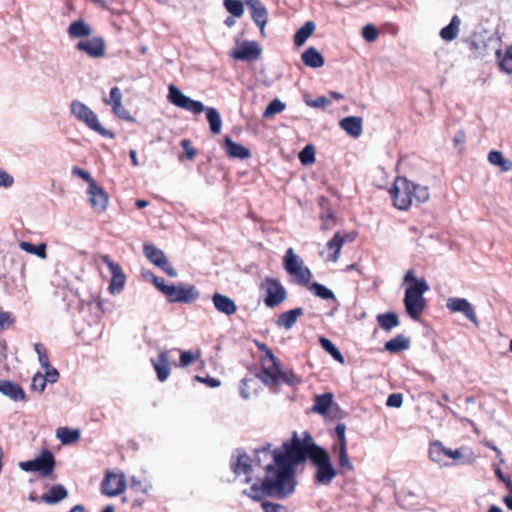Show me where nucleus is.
I'll list each match as a JSON object with an SVG mask.
<instances>
[{
  "mask_svg": "<svg viewBox=\"0 0 512 512\" xmlns=\"http://www.w3.org/2000/svg\"><path fill=\"white\" fill-rule=\"evenodd\" d=\"M446 307L451 312H459L464 314L472 323L478 325V319L474 308L465 298L451 297L447 299Z\"/></svg>",
  "mask_w": 512,
  "mask_h": 512,
  "instance_id": "a211bd4d",
  "label": "nucleus"
},
{
  "mask_svg": "<svg viewBox=\"0 0 512 512\" xmlns=\"http://www.w3.org/2000/svg\"><path fill=\"white\" fill-rule=\"evenodd\" d=\"M122 97L121 90L117 86H114L111 88L109 96L103 98V102L111 106L113 113L118 118L128 120V112L122 106Z\"/></svg>",
  "mask_w": 512,
  "mask_h": 512,
  "instance_id": "412c9836",
  "label": "nucleus"
},
{
  "mask_svg": "<svg viewBox=\"0 0 512 512\" xmlns=\"http://www.w3.org/2000/svg\"><path fill=\"white\" fill-rule=\"evenodd\" d=\"M126 481L123 473L107 472L102 483V494L113 497L119 495L125 490Z\"/></svg>",
  "mask_w": 512,
  "mask_h": 512,
  "instance_id": "4468645a",
  "label": "nucleus"
},
{
  "mask_svg": "<svg viewBox=\"0 0 512 512\" xmlns=\"http://www.w3.org/2000/svg\"><path fill=\"white\" fill-rule=\"evenodd\" d=\"M34 350L35 352L37 353L38 355V359H39V362L42 366V368H47L50 364L49 362V357H48V354H47V350L45 348V346L41 343H35L34 344Z\"/></svg>",
  "mask_w": 512,
  "mask_h": 512,
  "instance_id": "13d9d810",
  "label": "nucleus"
},
{
  "mask_svg": "<svg viewBox=\"0 0 512 512\" xmlns=\"http://www.w3.org/2000/svg\"><path fill=\"white\" fill-rule=\"evenodd\" d=\"M194 363L202 365L200 352L180 351L179 366L186 368Z\"/></svg>",
  "mask_w": 512,
  "mask_h": 512,
  "instance_id": "c03bdc74",
  "label": "nucleus"
},
{
  "mask_svg": "<svg viewBox=\"0 0 512 512\" xmlns=\"http://www.w3.org/2000/svg\"><path fill=\"white\" fill-rule=\"evenodd\" d=\"M130 489L132 491H141L142 496L133 500V506L141 505L145 500L148 485H143L141 481H136L134 477L130 478Z\"/></svg>",
  "mask_w": 512,
  "mask_h": 512,
  "instance_id": "3c124183",
  "label": "nucleus"
},
{
  "mask_svg": "<svg viewBox=\"0 0 512 512\" xmlns=\"http://www.w3.org/2000/svg\"><path fill=\"white\" fill-rule=\"evenodd\" d=\"M302 265V259L294 253L293 248H289L284 256V267L286 271L290 274L291 272H295V269Z\"/></svg>",
  "mask_w": 512,
  "mask_h": 512,
  "instance_id": "79ce46f5",
  "label": "nucleus"
},
{
  "mask_svg": "<svg viewBox=\"0 0 512 512\" xmlns=\"http://www.w3.org/2000/svg\"><path fill=\"white\" fill-rule=\"evenodd\" d=\"M19 467L25 472H38L42 477H48L54 470L55 459L52 452L45 450L35 459L22 461Z\"/></svg>",
  "mask_w": 512,
  "mask_h": 512,
  "instance_id": "1a4fd4ad",
  "label": "nucleus"
},
{
  "mask_svg": "<svg viewBox=\"0 0 512 512\" xmlns=\"http://www.w3.org/2000/svg\"><path fill=\"white\" fill-rule=\"evenodd\" d=\"M88 194L90 195V204L98 212H102L107 207L108 198L106 193L96 183L88 185Z\"/></svg>",
  "mask_w": 512,
  "mask_h": 512,
  "instance_id": "4be33fe9",
  "label": "nucleus"
},
{
  "mask_svg": "<svg viewBox=\"0 0 512 512\" xmlns=\"http://www.w3.org/2000/svg\"><path fill=\"white\" fill-rule=\"evenodd\" d=\"M76 49L85 52L88 56L98 58L105 53V42L101 37L81 40L76 44Z\"/></svg>",
  "mask_w": 512,
  "mask_h": 512,
  "instance_id": "aec40b11",
  "label": "nucleus"
},
{
  "mask_svg": "<svg viewBox=\"0 0 512 512\" xmlns=\"http://www.w3.org/2000/svg\"><path fill=\"white\" fill-rule=\"evenodd\" d=\"M56 436L62 444L67 445L76 442L80 438V431L68 427H59L56 430Z\"/></svg>",
  "mask_w": 512,
  "mask_h": 512,
  "instance_id": "72a5a7b5",
  "label": "nucleus"
},
{
  "mask_svg": "<svg viewBox=\"0 0 512 512\" xmlns=\"http://www.w3.org/2000/svg\"><path fill=\"white\" fill-rule=\"evenodd\" d=\"M236 452L238 453L236 457L232 455L230 464L231 470L237 476L241 474L249 476L252 473L250 456L242 449H237ZM249 481L250 477H247L246 482Z\"/></svg>",
  "mask_w": 512,
  "mask_h": 512,
  "instance_id": "6ab92c4d",
  "label": "nucleus"
},
{
  "mask_svg": "<svg viewBox=\"0 0 512 512\" xmlns=\"http://www.w3.org/2000/svg\"><path fill=\"white\" fill-rule=\"evenodd\" d=\"M333 450L338 455V463H339L340 469H343L346 471H352L354 469V466L348 456L347 444L346 445H335Z\"/></svg>",
  "mask_w": 512,
  "mask_h": 512,
  "instance_id": "a19ab883",
  "label": "nucleus"
},
{
  "mask_svg": "<svg viewBox=\"0 0 512 512\" xmlns=\"http://www.w3.org/2000/svg\"><path fill=\"white\" fill-rule=\"evenodd\" d=\"M460 19L458 16H453L451 22L441 29L440 36L446 41L454 40L459 33Z\"/></svg>",
  "mask_w": 512,
  "mask_h": 512,
  "instance_id": "c9c22d12",
  "label": "nucleus"
},
{
  "mask_svg": "<svg viewBox=\"0 0 512 512\" xmlns=\"http://www.w3.org/2000/svg\"><path fill=\"white\" fill-rule=\"evenodd\" d=\"M243 494L255 501H260L265 495L262 484L260 486L258 484H253L248 490H244Z\"/></svg>",
  "mask_w": 512,
  "mask_h": 512,
  "instance_id": "bf43d9fd",
  "label": "nucleus"
},
{
  "mask_svg": "<svg viewBox=\"0 0 512 512\" xmlns=\"http://www.w3.org/2000/svg\"><path fill=\"white\" fill-rule=\"evenodd\" d=\"M20 247L25 252L36 255V256L40 257L41 259H45L47 257L46 244H44V243L35 245L30 242L22 241L20 243Z\"/></svg>",
  "mask_w": 512,
  "mask_h": 512,
  "instance_id": "de8ad7c7",
  "label": "nucleus"
},
{
  "mask_svg": "<svg viewBox=\"0 0 512 512\" xmlns=\"http://www.w3.org/2000/svg\"><path fill=\"white\" fill-rule=\"evenodd\" d=\"M260 349L265 351V359L263 362V374L265 378L263 381L266 384L268 379L271 380L273 384H292L296 378L295 374L289 370L284 371L280 361L266 345H261Z\"/></svg>",
  "mask_w": 512,
  "mask_h": 512,
  "instance_id": "39448f33",
  "label": "nucleus"
},
{
  "mask_svg": "<svg viewBox=\"0 0 512 512\" xmlns=\"http://www.w3.org/2000/svg\"><path fill=\"white\" fill-rule=\"evenodd\" d=\"M362 36L366 41L374 42L378 37V31L373 25L368 24L364 26Z\"/></svg>",
  "mask_w": 512,
  "mask_h": 512,
  "instance_id": "680f3d73",
  "label": "nucleus"
},
{
  "mask_svg": "<svg viewBox=\"0 0 512 512\" xmlns=\"http://www.w3.org/2000/svg\"><path fill=\"white\" fill-rule=\"evenodd\" d=\"M332 402H333L332 393H324L322 395H318V396H316L315 404H314L312 410L321 415H326Z\"/></svg>",
  "mask_w": 512,
  "mask_h": 512,
  "instance_id": "e433bc0d",
  "label": "nucleus"
},
{
  "mask_svg": "<svg viewBox=\"0 0 512 512\" xmlns=\"http://www.w3.org/2000/svg\"><path fill=\"white\" fill-rule=\"evenodd\" d=\"M45 375H42L41 372H37L33 378L31 384H54L59 379V372L52 365H49L47 368H44Z\"/></svg>",
  "mask_w": 512,
  "mask_h": 512,
  "instance_id": "c756f323",
  "label": "nucleus"
},
{
  "mask_svg": "<svg viewBox=\"0 0 512 512\" xmlns=\"http://www.w3.org/2000/svg\"><path fill=\"white\" fill-rule=\"evenodd\" d=\"M345 243L344 237L340 233H336L331 240L327 243V248L332 252V254L329 255V260L336 262L339 259L340 252L342 249L343 244Z\"/></svg>",
  "mask_w": 512,
  "mask_h": 512,
  "instance_id": "ea45409f",
  "label": "nucleus"
},
{
  "mask_svg": "<svg viewBox=\"0 0 512 512\" xmlns=\"http://www.w3.org/2000/svg\"><path fill=\"white\" fill-rule=\"evenodd\" d=\"M102 262L106 264L109 273L111 274V282L109 284V291L111 294L120 293L125 285L126 276L122 271L119 264L112 261L109 256H102Z\"/></svg>",
  "mask_w": 512,
  "mask_h": 512,
  "instance_id": "2eb2a0df",
  "label": "nucleus"
},
{
  "mask_svg": "<svg viewBox=\"0 0 512 512\" xmlns=\"http://www.w3.org/2000/svg\"><path fill=\"white\" fill-rule=\"evenodd\" d=\"M68 34L71 38H82L92 34V28L84 20L73 21L68 27Z\"/></svg>",
  "mask_w": 512,
  "mask_h": 512,
  "instance_id": "c85d7f7f",
  "label": "nucleus"
},
{
  "mask_svg": "<svg viewBox=\"0 0 512 512\" xmlns=\"http://www.w3.org/2000/svg\"><path fill=\"white\" fill-rule=\"evenodd\" d=\"M299 159L303 165L312 164L315 161V149L312 145L305 146L299 153Z\"/></svg>",
  "mask_w": 512,
  "mask_h": 512,
  "instance_id": "4d7b16f0",
  "label": "nucleus"
},
{
  "mask_svg": "<svg viewBox=\"0 0 512 512\" xmlns=\"http://www.w3.org/2000/svg\"><path fill=\"white\" fill-rule=\"evenodd\" d=\"M320 344L322 348L329 353L336 361L343 363L344 358L339 349L330 341L329 339L325 337H320L319 339Z\"/></svg>",
  "mask_w": 512,
  "mask_h": 512,
  "instance_id": "09e8293b",
  "label": "nucleus"
},
{
  "mask_svg": "<svg viewBox=\"0 0 512 512\" xmlns=\"http://www.w3.org/2000/svg\"><path fill=\"white\" fill-rule=\"evenodd\" d=\"M262 49L256 41H244L234 50L231 56L236 60L254 61L261 55Z\"/></svg>",
  "mask_w": 512,
  "mask_h": 512,
  "instance_id": "f3484780",
  "label": "nucleus"
},
{
  "mask_svg": "<svg viewBox=\"0 0 512 512\" xmlns=\"http://www.w3.org/2000/svg\"><path fill=\"white\" fill-rule=\"evenodd\" d=\"M446 448L441 442L435 441L429 447V458L438 464H442L445 459Z\"/></svg>",
  "mask_w": 512,
  "mask_h": 512,
  "instance_id": "37998d69",
  "label": "nucleus"
},
{
  "mask_svg": "<svg viewBox=\"0 0 512 512\" xmlns=\"http://www.w3.org/2000/svg\"><path fill=\"white\" fill-rule=\"evenodd\" d=\"M305 103L309 106V107H313V108H325L327 106H329L331 104V101L325 97V96H320L314 100H305Z\"/></svg>",
  "mask_w": 512,
  "mask_h": 512,
  "instance_id": "0e129e2a",
  "label": "nucleus"
},
{
  "mask_svg": "<svg viewBox=\"0 0 512 512\" xmlns=\"http://www.w3.org/2000/svg\"><path fill=\"white\" fill-rule=\"evenodd\" d=\"M0 393L13 401H21L25 399V392L22 386H0Z\"/></svg>",
  "mask_w": 512,
  "mask_h": 512,
  "instance_id": "49530a36",
  "label": "nucleus"
},
{
  "mask_svg": "<svg viewBox=\"0 0 512 512\" xmlns=\"http://www.w3.org/2000/svg\"><path fill=\"white\" fill-rule=\"evenodd\" d=\"M377 322L385 331H390L392 328L397 327L400 324L398 315L394 312H386L377 315Z\"/></svg>",
  "mask_w": 512,
  "mask_h": 512,
  "instance_id": "f704fd0d",
  "label": "nucleus"
},
{
  "mask_svg": "<svg viewBox=\"0 0 512 512\" xmlns=\"http://www.w3.org/2000/svg\"><path fill=\"white\" fill-rule=\"evenodd\" d=\"M390 195L396 208L408 209L412 205L410 181L405 177H397L390 190Z\"/></svg>",
  "mask_w": 512,
  "mask_h": 512,
  "instance_id": "f8f14e48",
  "label": "nucleus"
},
{
  "mask_svg": "<svg viewBox=\"0 0 512 512\" xmlns=\"http://www.w3.org/2000/svg\"><path fill=\"white\" fill-rule=\"evenodd\" d=\"M271 444H266L259 449H255V462L259 466H263V462L272 458L273 459V450H271Z\"/></svg>",
  "mask_w": 512,
  "mask_h": 512,
  "instance_id": "603ef678",
  "label": "nucleus"
},
{
  "mask_svg": "<svg viewBox=\"0 0 512 512\" xmlns=\"http://www.w3.org/2000/svg\"><path fill=\"white\" fill-rule=\"evenodd\" d=\"M224 6L233 17H241L244 13L243 2L240 0H224Z\"/></svg>",
  "mask_w": 512,
  "mask_h": 512,
  "instance_id": "864d4df0",
  "label": "nucleus"
},
{
  "mask_svg": "<svg viewBox=\"0 0 512 512\" xmlns=\"http://www.w3.org/2000/svg\"><path fill=\"white\" fill-rule=\"evenodd\" d=\"M260 349L265 351V359L263 362V374L265 378L263 381L266 384L268 379L271 380L273 384H292L296 378L295 374L289 370L284 371L280 361L266 345H261Z\"/></svg>",
  "mask_w": 512,
  "mask_h": 512,
  "instance_id": "20e7f679",
  "label": "nucleus"
},
{
  "mask_svg": "<svg viewBox=\"0 0 512 512\" xmlns=\"http://www.w3.org/2000/svg\"><path fill=\"white\" fill-rule=\"evenodd\" d=\"M68 496L66 488L61 484L53 485L46 493L40 497L46 504H56Z\"/></svg>",
  "mask_w": 512,
  "mask_h": 512,
  "instance_id": "cd10ccee",
  "label": "nucleus"
},
{
  "mask_svg": "<svg viewBox=\"0 0 512 512\" xmlns=\"http://www.w3.org/2000/svg\"><path fill=\"white\" fill-rule=\"evenodd\" d=\"M261 290L265 292V305L274 308L284 302L287 298V291L284 286L274 278H265L261 284Z\"/></svg>",
  "mask_w": 512,
  "mask_h": 512,
  "instance_id": "9b49d317",
  "label": "nucleus"
},
{
  "mask_svg": "<svg viewBox=\"0 0 512 512\" xmlns=\"http://www.w3.org/2000/svg\"><path fill=\"white\" fill-rule=\"evenodd\" d=\"M174 351L175 350L161 351L156 358L151 359L157 379L160 382L166 381L170 375L171 365L174 363V358L172 356Z\"/></svg>",
  "mask_w": 512,
  "mask_h": 512,
  "instance_id": "dca6fc26",
  "label": "nucleus"
},
{
  "mask_svg": "<svg viewBox=\"0 0 512 512\" xmlns=\"http://www.w3.org/2000/svg\"><path fill=\"white\" fill-rule=\"evenodd\" d=\"M285 107H286L285 103H283L279 99H274L266 107V109L263 113V117L269 118L278 113H281L285 109Z\"/></svg>",
  "mask_w": 512,
  "mask_h": 512,
  "instance_id": "5fc2aeb1",
  "label": "nucleus"
},
{
  "mask_svg": "<svg viewBox=\"0 0 512 512\" xmlns=\"http://www.w3.org/2000/svg\"><path fill=\"white\" fill-rule=\"evenodd\" d=\"M251 17L255 24L260 28L262 36H265V26L268 21V12L263 3L256 2L250 7Z\"/></svg>",
  "mask_w": 512,
  "mask_h": 512,
  "instance_id": "a878e982",
  "label": "nucleus"
},
{
  "mask_svg": "<svg viewBox=\"0 0 512 512\" xmlns=\"http://www.w3.org/2000/svg\"><path fill=\"white\" fill-rule=\"evenodd\" d=\"M70 112L77 121L85 124L87 128L96 132L97 134L106 138L114 137L112 132L101 125L96 113L85 103L79 100H73L70 103Z\"/></svg>",
  "mask_w": 512,
  "mask_h": 512,
  "instance_id": "0eeeda50",
  "label": "nucleus"
},
{
  "mask_svg": "<svg viewBox=\"0 0 512 512\" xmlns=\"http://www.w3.org/2000/svg\"><path fill=\"white\" fill-rule=\"evenodd\" d=\"M316 25L313 21H307L295 34L294 43L302 46L315 31Z\"/></svg>",
  "mask_w": 512,
  "mask_h": 512,
  "instance_id": "58836bf2",
  "label": "nucleus"
},
{
  "mask_svg": "<svg viewBox=\"0 0 512 512\" xmlns=\"http://www.w3.org/2000/svg\"><path fill=\"white\" fill-rule=\"evenodd\" d=\"M301 58L304 64L311 68H320L324 65L323 56L314 47L305 50Z\"/></svg>",
  "mask_w": 512,
  "mask_h": 512,
  "instance_id": "7c9ffc66",
  "label": "nucleus"
},
{
  "mask_svg": "<svg viewBox=\"0 0 512 512\" xmlns=\"http://www.w3.org/2000/svg\"><path fill=\"white\" fill-rule=\"evenodd\" d=\"M309 460L315 467L314 483L329 486L339 471L334 467L328 451L325 450L318 455H313Z\"/></svg>",
  "mask_w": 512,
  "mask_h": 512,
  "instance_id": "6e6552de",
  "label": "nucleus"
},
{
  "mask_svg": "<svg viewBox=\"0 0 512 512\" xmlns=\"http://www.w3.org/2000/svg\"><path fill=\"white\" fill-rule=\"evenodd\" d=\"M240 395L243 399L248 400L258 395V389L255 386H241Z\"/></svg>",
  "mask_w": 512,
  "mask_h": 512,
  "instance_id": "774afa93",
  "label": "nucleus"
},
{
  "mask_svg": "<svg viewBox=\"0 0 512 512\" xmlns=\"http://www.w3.org/2000/svg\"><path fill=\"white\" fill-rule=\"evenodd\" d=\"M261 507L264 512H287L283 505L269 501H263Z\"/></svg>",
  "mask_w": 512,
  "mask_h": 512,
  "instance_id": "69168bd1",
  "label": "nucleus"
},
{
  "mask_svg": "<svg viewBox=\"0 0 512 512\" xmlns=\"http://www.w3.org/2000/svg\"><path fill=\"white\" fill-rule=\"evenodd\" d=\"M144 255L155 266L161 268L168 276L175 278L178 276L177 271L169 263L165 253L155 247L153 244L144 245Z\"/></svg>",
  "mask_w": 512,
  "mask_h": 512,
  "instance_id": "ddd939ff",
  "label": "nucleus"
},
{
  "mask_svg": "<svg viewBox=\"0 0 512 512\" xmlns=\"http://www.w3.org/2000/svg\"><path fill=\"white\" fill-rule=\"evenodd\" d=\"M500 67L508 74H512V45L506 50L504 56L500 59Z\"/></svg>",
  "mask_w": 512,
  "mask_h": 512,
  "instance_id": "052dcab7",
  "label": "nucleus"
},
{
  "mask_svg": "<svg viewBox=\"0 0 512 512\" xmlns=\"http://www.w3.org/2000/svg\"><path fill=\"white\" fill-rule=\"evenodd\" d=\"M168 91V100L170 103L194 114H200L205 111L211 132L213 134H219L221 132L222 119L216 108H206L202 102L193 100L186 96L175 85H170Z\"/></svg>",
  "mask_w": 512,
  "mask_h": 512,
  "instance_id": "f03ea898",
  "label": "nucleus"
},
{
  "mask_svg": "<svg viewBox=\"0 0 512 512\" xmlns=\"http://www.w3.org/2000/svg\"><path fill=\"white\" fill-rule=\"evenodd\" d=\"M304 314L301 307L291 309L279 315L276 325L285 330H290L296 323L297 319Z\"/></svg>",
  "mask_w": 512,
  "mask_h": 512,
  "instance_id": "bb28decb",
  "label": "nucleus"
},
{
  "mask_svg": "<svg viewBox=\"0 0 512 512\" xmlns=\"http://www.w3.org/2000/svg\"><path fill=\"white\" fill-rule=\"evenodd\" d=\"M215 309L227 316L233 315L237 311L234 300L226 295L215 293L212 297Z\"/></svg>",
  "mask_w": 512,
  "mask_h": 512,
  "instance_id": "b1692460",
  "label": "nucleus"
},
{
  "mask_svg": "<svg viewBox=\"0 0 512 512\" xmlns=\"http://www.w3.org/2000/svg\"><path fill=\"white\" fill-rule=\"evenodd\" d=\"M223 148L226 154L231 158L248 159L251 157L249 149L234 142L229 136L224 138Z\"/></svg>",
  "mask_w": 512,
  "mask_h": 512,
  "instance_id": "393cba45",
  "label": "nucleus"
},
{
  "mask_svg": "<svg viewBox=\"0 0 512 512\" xmlns=\"http://www.w3.org/2000/svg\"><path fill=\"white\" fill-rule=\"evenodd\" d=\"M165 296L170 303H192L200 297V293L194 285L179 282L170 285Z\"/></svg>",
  "mask_w": 512,
  "mask_h": 512,
  "instance_id": "9d476101",
  "label": "nucleus"
},
{
  "mask_svg": "<svg viewBox=\"0 0 512 512\" xmlns=\"http://www.w3.org/2000/svg\"><path fill=\"white\" fill-rule=\"evenodd\" d=\"M290 275L295 276L298 279V283L307 285L312 277L310 270L303 265L297 267L295 272H291Z\"/></svg>",
  "mask_w": 512,
  "mask_h": 512,
  "instance_id": "6e6d98bb",
  "label": "nucleus"
},
{
  "mask_svg": "<svg viewBox=\"0 0 512 512\" xmlns=\"http://www.w3.org/2000/svg\"><path fill=\"white\" fill-rule=\"evenodd\" d=\"M410 190L412 203L416 202L417 204H421L426 202L430 197L429 189L427 186H422L410 181Z\"/></svg>",
  "mask_w": 512,
  "mask_h": 512,
  "instance_id": "4c0bfd02",
  "label": "nucleus"
},
{
  "mask_svg": "<svg viewBox=\"0 0 512 512\" xmlns=\"http://www.w3.org/2000/svg\"><path fill=\"white\" fill-rule=\"evenodd\" d=\"M326 449L315 443L313 437L308 431L303 432L300 438L297 432L293 433L292 438L282 444L281 452L294 460V463H304L307 459L318 455Z\"/></svg>",
  "mask_w": 512,
  "mask_h": 512,
  "instance_id": "7ed1b4c3",
  "label": "nucleus"
},
{
  "mask_svg": "<svg viewBox=\"0 0 512 512\" xmlns=\"http://www.w3.org/2000/svg\"><path fill=\"white\" fill-rule=\"evenodd\" d=\"M488 161L490 164L499 167L503 172H507L512 169V161L505 158L503 153L500 151L493 150L489 152Z\"/></svg>",
  "mask_w": 512,
  "mask_h": 512,
  "instance_id": "2f4dec72",
  "label": "nucleus"
},
{
  "mask_svg": "<svg viewBox=\"0 0 512 512\" xmlns=\"http://www.w3.org/2000/svg\"><path fill=\"white\" fill-rule=\"evenodd\" d=\"M410 347V340L400 334L385 343V349L391 353H397Z\"/></svg>",
  "mask_w": 512,
  "mask_h": 512,
  "instance_id": "473e14b6",
  "label": "nucleus"
},
{
  "mask_svg": "<svg viewBox=\"0 0 512 512\" xmlns=\"http://www.w3.org/2000/svg\"><path fill=\"white\" fill-rule=\"evenodd\" d=\"M298 465L280 449H274L273 462L265 466L266 474L262 480L264 494L279 499L292 495L297 485L295 469Z\"/></svg>",
  "mask_w": 512,
  "mask_h": 512,
  "instance_id": "f257e3e1",
  "label": "nucleus"
},
{
  "mask_svg": "<svg viewBox=\"0 0 512 512\" xmlns=\"http://www.w3.org/2000/svg\"><path fill=\"white\" fill-rule=\"evenodd\" d=\"M72 174H73L74 176H77V177H79V178L83 179V180H84L85 182H87L89 185H90L91 183H96V182L94 181V179L91 177V175H90L87 171L83 170L82 168H80V167H78V166H74V167L72 168Z\"/></svg>",
  "mask_w": 512,
  "mask_h": 512,
  "instance_id": "338daca9",
  "label": "nucleus"
},
{
  "mask_svg": "<svg viewBox=\"0 0 512 512\" xmlns=\"http://www.w3.org/2000/svg\"><path fill=\"white\" fill-rule=\"evenodd\" d=\"M429 290V285L424 278L416 285H409L405 291L404 306L407 314L413 320H419L425 307L426 300L424 294Z\"/></svg>",
  "mask_w": 512,
  "mask_h": 512,
  "instance_id": "423d86ee",
  "label": "nucleus"
},
{
  "mask_svg": "<svg viewBox=\"0 0 512 512\" xmlns=\"http://www.w3.org/2000/svg\"><path fill=\"white\" fill-rule=\"evenodd\" d=\"M403 403V395L401 393H392L386 400V406L391 408H400Z\"/></svg>",
  "mask_w": 512,
  "mask_h": 512,
  "instance_id": "e2e57ef3",
  "label": "nucleus"
},
{
  "mask_svg": "<svg viewBox=\"0 0 512 512\" xmlns=\"http://www.w3.org/2000/svg\"><path fill=\"white\" fill-rule=\"evenodd\" d=\"M339 126L351 137L358 138L363 132V120L361 117L348 116L340 120Z\"/></svg>",
  "mask_w": 512,
  "mask_h": 512,
  "instance_id": "5701e85b",
  "label": "nucleus"
},
{
  "mask_svg": "<svg viewBox=\"0 0 512 512\" xmlns=\"http://www.w3.org/2000/svg\"><path fill=\"white\" fill-rule=\"evenodd\" d=\"M309 289L317 297H319L321 299H325V300L333 299V300H335L334 293L330 289H328L326 286H324V285H322L320 283H317V282L312 283Z\"/></svg>",
  "mask_w": 512,
  "mask_h": 512,
  "instance_id": "8fccbe9b",
  "label": "nucleus"
},
{
  "mask_svg": "<svg viewBox=\"0 0 512 512\" xmlns=\"http://www.w3.org/2000/svg\"><path fill=\"white\" fill-rule=\"evenodd\" d=\"M417 496L414 492L410 490H401V492L397 496L398 503L401 507L410 509L413 508L418 503L415 501Z\"/></svg>",
  "mask_w": 512,
  "mask_h": 512,
  "instance_id": "a18cd8bd",
  "label": "nucleus"
}]
</instances>
